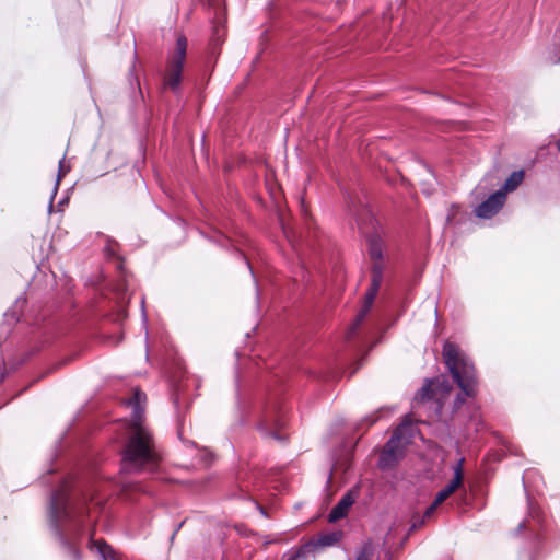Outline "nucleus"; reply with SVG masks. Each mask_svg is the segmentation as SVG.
<instances>
[{"instance_id":"10","label":"nucleus","mask_w":560,"mask_h":560,"mask_svg":"<svg viewBox=\"0 0 560 560\" xmlns=\"http://www.w3.org/2000/svg\"><path fill=\"white\" fill-rule=\"evenodd\" d=\"M355 502V494L353 491H348L342 498L338 501V503L332 508L328 515V521L330 523L337 522L340 518L345 517L350 508Z\"/></svg>"},{"instance_id":"2","label":"nucleus","mask_w":560,"mask_h":560,"mask_svg":"<svg viewBox=\"0 0 560 560\" xmlns=\"http://www.w3.org/2000/svg\"><path fill=\"white\" fill-rule=\"evenodd\" d=\"M145 394L139 389L133 393L129 404L132 406V425L130 439L124 452V467L129 471L153 472L159 467L160 456L155 450L150 431L141 424Z\"/></svg>"},{"instance_id":"15","label":"nucleus","mask_w":560,"mask_h":560,"mask_svg":"<svg viewBox=\"0 0 560 560\" xmlns=\"http://www.w3.org/2000/svg\"><path fill=\"white\" fill-rule=\"evenodd\" d=\"M338 540L336 533L325 534L318 538L317 544L323 547L332 546Z\"/></svg>"},{"instance_id":"4","label":"nucleus","mask_w":560,"mask_h":560,"mask_svg":"<svg viewBox=\"0 0 560 560\" xmlns=\"http://www.w3.org/2000/svg\"><path fill=\"white\" fill-rule=\"evenodd\" d=\"M451 389L452 386L445 377L427 380L412 400V412L419 416L423 412L430 420L439 418Z\"/></svg>"},{"instance_id":"12","label":"nucleus","mask_w":560,"mask_h":560,"mask_svg":"<svg viewBox=\"0 0 560 560\" xmlns=\"http://www.w3.org/2000/svg\"><path fill=\"white\" fill-rule=\"evenodd\" d=\"M524 172L515 171L513 172L504 182L502 188L500 190L506 192L514 191L523 182Z\"/></svg>"},{"instance_id":"5","label":"nucleus","mask_w":560,"mask_h":560,"mask_svg":"<svg viewBox=\"0 0 560 560\" xmlns=\"http://www.w3.org/2000/svg\"><path fill=\"white\" fill-rule=\"evenodd\" d=\"M369 253L370 257L374 260L372 269V281L369 290L365 293L364 303L355 316L354 322L351 324L347 331L348 339H350L355 334L357 329L369 314L383 281V266L380 262L383 257V243L378 236L373 235L369 237Z\"/></svg>"},{"instance_id":"1","label":"nucleus","mask_w":560,"mask_h":560,"mask_svg":"<svg viewBox=\"0 0 560 560\" xmlns=\"http://www.w3.org/2000/svg\"><path fill=\"white\" fill-rule=\"evenodd\" d=\"M49 523L65 555L70 560H82L78 542L91 526V522L86 521V509L73 504L63 491H57L50 501Z\"/></svg>"},{"instance_id":"20","label":"nucleus","mask_w":560,"mask_h":560,"mask_svg":"<svg viewBox=\"0 0 560 560\" xmlns=\"http://www.w3.org/2000/svg\"><path fill=\"white\" fill-rule=\"evenodd\" d=\"M258 508H259L261 514L266 515V512H265L264 508H261V506H258Z\"/></svg>"},{"instance_id":"3","label":"nucleus","mask_w":560,"mask_h":560,"mask_svg":"<svg viewBox=\"0 0 560 560\" xmlns=\"http://www.w3.org/2000/svg\"><path fill=\"white\" fill-rule=\"evenodd\" d=\"M443 359L454 381L462 389V394L457 395L455 399V407L458 408L464 402L465 397L476 395L475 366L460 348L451 341H446L443 346Z\"/></svg>"},{"instance_id":"22","label":"nucleus","mask_w":560,"mask_h":560,"mask_svg":"<svg viewBox=\"0 0 560 560\" xmlns=\"http://www.w3.org/2000/svg\"><path fill=\"white\" fill-rule=\"evenodd\" d=\"M2 380V374H0V381Z\"/></svg>"},{"instance_id":"8","label":"nucleus","mask_w":560,"mask_h":560,"mask_svg":"<svg viewBox=\"0 0 560 560\" xmlns=\"http://www.w3.org/2000/svg\"><path fill=\"white\" fill-rule=\"evenodd\" d=\"M463 463L464 458H460L458 463L453 467V479L436 493L433 502L430 504V506H428V509L424 512V518L430 517L441 503H443L447 498H450L457 489H459L463 486Z\"/></svg>"},{"instance_id":"17","label":"nucleus","mask_w":560,"mask_h":560,"mask_svg":"<svg viewBox=\"0 0 560 560\" xmlns=\"http://www.w3.org/2000/svg\"><path fill=\"white\" fill-rule=\"evenodd\" d=\"M259 430L264 431L266 434L272 436L276 440H282V436L279 433L272 432V431H268L266 422H261L259 424Z\"/></svg>"},{"instance_id":"16","label":"nucleus","mask_w":560,"mask_h":560,"mask_svg":"<svg viewBox=\"0 0 560 560\" xmlns=\"http://www.w3.org/2000/svg\"><path fill=\"white\" fill-rule=\"evenodd\" d=\"M69 170H70V166L66 164L65 159L60 160L59 161V172H58L57 182H56L55 189H54V195H56V192H57V187H58L59 180L61 179L62 176H65L69 172ZM54 197L55 196H52V198Z\"/></svg>"},{"instance_id":"19","label":"nucleus","mask_w":560,"mask_h":560,"mask_svg":"<svg viewBox=\"0 0 560 560\" xmlns=\"http://www.w3.org/2000/svg\"><path fill=\"white\" fill-rule=\"evenodd\" d=\"M375 421H376V418H374V417L369 418V424H372V423H374Z\"/></svg>"},{"instance_id":"6","label":"nucleus","mask_w":560,"mask_h":560,"mask_svg":"<svg viewBox=\"0 0 560 560\" xmlns=\"http://www.w3.org/2000/svg\"><path fill=\"white\" fill-rule=\"evenodd\" d=\"M413 430L411 420L407 417L384 446L378 459L381 469H390L399 462L406 445L411 441Z\"/></svg>"},{"instance_id":"13","label":"nucleus","mask_w":560,"mask_h":560,"mask_svg":"<svg viewBox=\"0 0 560 560\" xmlns=\"http://www.w3.org/2000/svg\"><path fill=\"white\" fill-rule=\"evenodd\" d=\"M26 304V299L25 298H19L16 299L15 303H14V306L12 310L8 311L5 314H4V317L5 319L12 324V323H16L19 322L20 319V316H19V313L15 311L16 308H20L22 310L24 307V305Z\"/></svg>"},{"instance_id":"7","label":"nucleus","mask_w":560,"mask_h":560,"mask_svg":"<svg viewBox=\"0 0 560 560\" xmlns=\"http://www.w3.org/2000/svg\"><path fill=\"white\" fill-rule=\"evenodd\" d=\"M187 39L179 36L176 40L174 54L168 62L164 77V84L172 90H177L182 80L183 67L186 58Z\"/></svg>"},{"instance_id":"9","label":"nucleus","mask_w":560,"mask_h":560,"mask_svg":"<svg viewBox=\"0 0 560 560\" xmlns=\"http://www.w3.org/2000/svg\"><path fill=\"white\" fill-rule=\"evenodd\" d=\"M505 203V192L498 190L491 194L485 201H482L476 209L475 213L478 218L490 219L499 212Z\"/></svg>"},{"instance_id":"11","label":"nucleus","mask_w":560,"mask_h":560,"mask_svg":"<svg viewBox=\"0 0 560 560\" xmlns=\"http://www.w3.org/2000/svg\"><path fill=\"white\" fill-rule=\"evenodd\" d=\"M90 551L96 553L100 560H117V556L114 550L102 539H93L90 536L89 544Z\"/></svg>"},{"instance_id":"21","label":"nucleus","mask_w":560,"mask_h":560,"mask_svg":"<svg viewBox=\"0 0 560 560\" xmlns=\"http://www.w3.org/2000/svg\"><path fill=\"white\" fill-rule=\"evenodd\" d=\"M557 147L560 150V139L557 141Z\"/></svg>"},{"instance_id":"18","label":"nucleus","mask_w":560,"mask_h":560,"mask_svg":"<svg viewBox=\"0 0 560 560\" xmlns=\"http://www.w3.org/2000/svg\"><path fill=\"white\" fill-rule=\"evenodd\" d=\"M525 527H526V521H523L522 523H520L517 530H523Z\"/></svg>"},{"instance_id":"14","label":"nucleus","mask_w":560,"mask_h":560,"mask_svg":"<svg viewBox=\"0 0 560 560\" xmlns=\"http://www.w3.org/2000/svg\"><path fill=\"white\" fill-rule=\"evenodd\" d=\"M373 555V545L370 541H368L362 546L361 550L358 552L355 560H372Z\"/></svg>"}]
</instances>
